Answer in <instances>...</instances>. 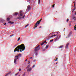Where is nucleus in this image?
<instances>
[{"mask_svg":"<svg viewBox=\"0 0 76 76\" xmlns=\"http://www.w3.org/2000/svg\"><path fill=\"white\" fill-rule=\"evenodd\" d=\"M18 15V12H15L14 14V16H16V15Z\"/></svg>","mask_w":76,"mask_h":76,"instance_id":"obj_11","label":"nucleus"},{"mask_svg":"<svg viewBox=\"0 0 76 76\" xmlns=\"http://www.w3.org/2000/svg\"><path fill=\"white\" fill-rule=\"evenodd\" d=\"M51 38V36L49 37L48 38Z\"/></svg>","mask_w":76,"mask_h":76,"instance_id":"obj_32","label":"nucleus"},{"mask_svg":"<svg viewBox=\"0 0 76 76\" xmlns=\"http://www.w3.org/2000/svg\"><path fill=\"white\" fill-rule=\"evenodd\" d=\"M8 23H10V24H13L14 23L12 22L11 21H9L8 22Z\"/></svg>","mask_w":76,"mask_h":76,"instance_id":"obj_8","label":"nucleus"},{"mask_svg":"<svg viewBox=\"0 0 76 76\" xmlns=\"http://www.w3.org/2000/svg\"><path fill=\"white\" fill-rule=\"evenodd\" d=\"M73 19H74V20H76V18H75V17H73Z\"/></svg>","mask_w":76,"mask_h":76,"instance_id":"obj_22","label":"nucleus"},{"mask_svg":"<svg viewBox=\"0 0 76 76\" xmlns=\"http://www.w3.org/2000/svg\"><path fill=\"white\" fill-rule=\"evenodd\" d=\"M39 45H38V46H37V48H39Z\"/></svg>","mask_w":76,"mask_h":76,"instance_id":"obj_37","label":"nucleus"},{"mask_svg":"<svg viewBox=\"0 0 76 76\" xmlns=\"http://www.w3.org/2000/svg\"><path fill=\"white\" fill-rule=\"evenodd\" d=\"M74 30H75V31H76V28H74Z\"/></svg>","mask_w":76,"mask_h":76,"instance_id":"obj_42","label":"nucleus"},{"mask_svg":"<svg viewBox=\"0 0 76 76\" xmlns=\"http://www.w3.org/2000/svg\"><path fill=\"white\" fill-rule=\"evenodd\" d=\"M75 15H76V12H75Z\"/></svg>","mask_w":76,"mask_h":76,"instance_id":"obj_53","label":"nucleus"},{"mask_svg":"<svg viewBox=\"0 0 76 76\" xmlns=\"http://www.w3.org/2000/svg\"><path fill=\"white\" fill-rule=\"evenodd\" d=\"M20 16H23V15L22 14H20Z\"/></svg>","mask_w":76,"mask_h":76,"instance_id":"obj_23","label":"nucleus"},{"mask_svg":"<svg viewBox=\"0 0 76 76\" xmlns=\"http://www.w3.org/2000/svg\"><path fill=\"white\" fill-rule=\"evenodd\" d=\"M32 68H30L27 69V72H30L32 70Z\"/></svg>","mask_w":76,"mask_h":76,"instance_id":"obj_6","label":"nucleus"},{"mask_svg":"<svg viewBox=\"0 0 76 76\" xmlns=\"http://www.w3.org/2000/svg\"><path fill=\"white\" fill-rule=\"evenodd\" d=\"M10 19L9 18H7V21H9L10 20Z\"/></svg>","mask_w":76,"mask_h":76,"instance_id":"obj_16","label":"nucleus"},{"mask_svg":"<svg viewBox=\"0 0 76 76\" xmlns=\"http://www.w3.org/2000/svg\"><path fill=\"white\" fill-rule=\"evenodd\" d=\"M73 3H75V1L73 2Z\"/></svg>","mask_w":76,"mask_h":76,"instance_id":"obj_48","label":"nucleus"},{"mask_svg":"<svg viewBox=\"0 0 76 76\" xmlns=\"http://www.w3.org/2000/svg\"><path fill=\"white\" fill-rule=\"evenodd\" d=\"M53 37V36H51V38H52V37Z\"/></svg>","mask_w":76,"mask_h":76,"instance_id":"obj_45","label":"nucleus"},{"mask_svg":"<svg viewBox=\"0 0 76 76\" xmlns=\"http://www.w3.org/2000/svg\"><path fill=\"white\" fill-rule=\"evenodd\" d=\"M16 59H14V63H15V64H16Z\"/></svg>","mask_w":76,"mask_h":76,"instance_id":"obj_14","label":"nucleus"},{"mask_svg":"<svg viewBox=\"0 0 76 76\" xmlns=\"http://www.w3.org/2000/svg\"><path fill=\"white\" fill-rule=\"evenodd\" d=\"M39 48H38L37 47H36L35 48V49H34V51L35 52V53L36 54V56H37L38 54V53H37V51L38 50H39Z\"/></svg>","mask_w":76,"mask_h":76,"instance_id":"obj_2","label":"nucleus"},{"mask_svg":"<svg viewBox=\"0 0 76 76\" xmlns=\"http://www.w3.org/2000/svg\"><path fill=\"white\" fill-rule=\"evenodd\" d=\"M54 41V39H52L50 40V42H52V41Z\"/></svg>","mask_w":76,"mask_h":76,"instance_id":"obj_25","label":"nucleus"},{"mask_svg":"<svg viewBox=\"0 0 76 76\" xmlns=\"http://www.w3.org/2000/svg\"><path fill=\"white\" fill-rule=\"evenodd\" d=\"M44 42H45H45H46V41H45Z\"/></svg>","mask_w":76,"mask_h":76,"instance_id":"obj_50","label":"nucleus"},{"mask_svg":"<svg viewBox=\"0 0 76 76\" xmlns=\"http://www.w3.org/2000/svg\"><path fill=\"white\" fill-rule=\"evenodd\" d=\"M13 34H12V35H11L10 36V37H12V36H13Z\"/></svg>","mask_w":76,"mask_h":76,"instance_id":"obj_35","label":"nucleus"},{"mask_svg":"<svg viewBox=\"0 0 76 76\" xmlns=\"http://www.w3.org/2000/svg\"><path fill=\"white\" fill-rule=\"evenodd\" d=\"M54 60H55V61H57V60H56V59H55Z\"/></svg>","mask_w":76,"mask_h":76,"instance_id":"obj_51","label":"nucleus"},{"mask_svg":"<svg viewBox=\"0 0 76 76\" xmlns=\"http://www.w3.org/2000/svg\"><path fill=\"white\" fill-rule=\"evenodd\" d=\"M25 50V46L23 44H22L18 46L14 50V52H22Z\"/></svg>","mask_w":76,"mask_h":76,"instance_id":"obj_1","label":"nucleus"},{"mask_svg":"<svg viewBox=\"0 0 76 76\" xmlns=\"http://www.w3.org/2000/svg\"><path fill=\"white\" fill-rule=\"evenodd\" d=\"M48 45H47L45 48L46 49H47V48H48Z\"/></svg>","mask_w":76,"mask_h":76,"instance_id":"obj_19","label":"nucleus"},{"mask_svg":"<svg viewBox=\"0 0 76 76\" xmlns=\"http://www.w3.org/2000/svg\"><path fill=\"white\" fill-rule=\"evenodd\" d=\"M70 37V35H69H69H68V38H69Z\"/></svg>","mask_w":76,"mask_h":76,"instance_id":"obj_28","label":"nucleus"},{"mask_svg":"<svg viewBox=\"0 0 76 76\" xmlns=\"http://www.w3.org/2000/svg\"><path fill=\"white\" fill-rule=\"evenodd\" d=\"M45 43V42H43L41 44V45H43Z\"/></svg>","mask_w":76,"mask_h":76,"instance_id":"obj_18","label":"nucleus"},{"mask_svg":"<svg viewBox=\"0 0 76 76\" xmlns=\"http://www.w3.org/2000/svg\"><path fill=\"white\" fill-rule=\"evenodd\" d=\"M17 56H18V57H21V54H19L18 55H17Z\"/></svg>","mask_w":76,"mask_h":76,"instance_id":"obj_10","label":"nucleus"},{"mask_svg":"<svg viewBox=\"0 0 76 76\" xmlns=\"http://www.w3.org/2000/svg\"><path fill=\"white\" fill-rule=\"evenodd\" d=\"M66 22H69V19H67L66 20Z\"/></svg>","mask_w":76,"mask_h":76,"instance_id":"obj_30","label":"nucleus"},{"mask_svg":"<svg viewBox=\"0 0 76 76\" xmlns=\"http://www.w3.org/2000/svg\"><path fill=\"white\" fill-rule=\"evenodd\" d=\"M29 26V24H27L25 26V28H26V27L28 26Z\"/></svg>","mask_w":76,"mask_h":76,"instance_id":"obj_21","label":"nucleus"},{"mask_svg":"<svg viewBox=\"0 0 76 76\" xmlns=\"http://www.w3.org/2000/svg\"><path fill=\"white\" fill-rule=\"evenodd\" d=\"M34 29H35V28L34 27Z\"/></svg>","mask_w":76,"mask_h":76,"instance_id":"obj_54","label":"nucleus"},{"mask_svg":"<svg viewBox=\"0 0 76 76\" xmlns=\"http://www.w3.org/2000/svg\"><path fill=\"white\" fill-rule=\"evenodd\" d=\"M69 43H67V44H66V46H65V48L67 49L68 48V47H69Z\"/></svg>","mask_w":76,"mask_h":76,"instance_id":"obj_7","label":"nucleus"},{"mask_svg":"<svg viewBox=\"0 0 76 76\" xmlns=\"http://www.w3.org/2000/svg\"><path fill=\"white\" fill-rule=\"evenodd\" d=\"M30 62H29V63H28V64H30Z\"/></svg>","mask_w":76,"mask_h":76,"instance_id":"obj_52","label":"nucleus"},{"mask_svg":"<svg viewBox=\"0 0 76 76\" xmlns=\"http://www.w3.org/2000/svg\"><path fill=\"white\" fill-rule=\"evenodd\" d=\"M64 29H65V28H64Z\"/></svg>","mask_w":76,"mask_h":76,"instance_id":"obj_59","label":"nucleus"},{"mask_svg":"<svg viewBox=\"0 0 76 76\" xmlns=\"http://www.w3.org/2000/svg\"><path fill=\"white\" fill-rule=\"evenodd\" d=\"M42 20L41 19L38 21L35 24V26H34V27H35V28H37V26L39 25V23H40V22H41Z\"/></svg>","mask_w":76,"mask_h":76,"instance_id":"obj_3","label":"nucleus"},{"mask_svg":"<svg viewBox=\"0 0 76 76\" xmlns=\"http://www.w3.org/2000/svg\"><path fill=\"white\" fill-rule=\"evenodd\" d=\"M30 58L31 59V58H32V57H31Z\"/></svg>","mask_w":76,"mask_h":76,"instance_id":"obj_39","label":"nucleus"},{"mask_svg":"<svg viewBox=\"0 0 76 76\" xmlns=\"http://www.w3.org/2000/svg\"><path fill=\"white\" fill-rule=\"evenodd\" d=\"M22 11H21L20 12V13H22Z\"/></svg>","mask_w":76,"mask_h":76,"instance_id":"obj_41","label":"nucleus"},{"mask_svg":"<svg viewBox=\"0 0 76 76\" xmlns=\"http://www.w3.org/2000/svg\"><path fill=\"white\" fill-rule=\"evenodd\" d=\"M35 67V65H33V66L32 67V68H34Z\"/></svg>","mask_w":76,"mask_h":76,"instance_id":"obj_34","label":"nucleus"},{"mask_svg":"<svg viewBox=\"0 0 76 76\" xmlns=\"http://www.w3.org/2000/svg\"><path fill=\"white\" fill-rule=\"evenodd\" d=\"M71 26V23H70L69 24V26Z\"/></svg>","mask_w":76,"mask_h":76,"instance_id":"obj_43","label":"nucleus"},{"mask_svg":"<svg viewBox=\"0 0 76 76\" xmlns=\"http://www.w3.org/2000/svg\"><path fill=\"white\" fill-rule=\"evenodd\" d=\"M20 37H19L17 40L18 41H19V40H20Z\"/></svg>","mask_w":76,"mask_h":76,"instance_id":"obj_20","label":"nucleus"},{"mask_svg":"<svg viewBox=\"0 0 76 76\" xmlns=\"http://www.w3.org/2000/svg\"><path fill=\"white\" fill-rule=\"evenodd\" d=\"M54 6H55V4H54L52 6L53 8V7H54Z\"/></svg>","mask_w":76,"mask_h":76,"instance_id":"obj_27","label":"nucleus"},{"mask_svg":"<svg viewBox=\"0 0 76 76\" xmlns=\"http://www.w3.org/2000/svg\"><path fill=\"white\" fill-rule=\"evenodd\" d=\"M74 28H75V29H76V27H74Z\"/></svg>","mask_w":76,"mask_h":76,"instance_id":"obj_47","label":"nucleus"},{"mask_svg":"<svg viewBox=\"0 0 76 76\" xmlns=\"http://www.w3.org/2000/svg\"><path fill=\"white\" fill-rule=\"evenodd\" d=\"M18 19H19V20H22V17H19L18 18Z\"/></svg>","mask_w":76,"mask_h":76,"instance_id":"obj_9","label":"nucleus"},{"mask_svg":"<svg viewBox=\"0 0 76 76\" xmlns=\"http://www.w3.org/2000/svg\"><path fill=\"white\" fill-rule=\"evenodd\" d=\"M25 74H24L22 76H25Z\"/></svg>","mask_w":76,"mask_h":76,"instance_id":"obj_38","label":"nucleus"},{"mask_svg":"<svg viewBox=\"0 0 76 76\" xmlns=\"http://www.w3.org/2000/svg\"><path fill=\"white\" fill-rule=\"evenodd\" d=\"M30 66H31V65H28L27 67H26L27 69H28V68H29L30 67Z\"/></svg>","mask_w":76,"mask_h":76,"instance_id":"obj_17","label":"nucleus"},{"mask_svg":"<svg viewBox=\"0 0 76 76\" xmlns=\"http://www.w3.org/2000/svg\"><path fill=\"white\" fill-rule=\"evenodd\" d=\"M19 71H21V69H19Z\"/></svg>","mask_w":76,"mask_h":76,"instance_id":"obj_33","label":"nucleus"},{"mask_svg":"<svg viewBox=\"0 0 76 76\" xmlns=\"http://www.w3.org/2000/svg\"><path fill=\"white\" fill-rule=\"evenodd\" d=\"M75 5H76V4L75 3H74V7H76V6H75Z\"/></svg>","mask_w":76,"mask_h":76,"instance_id":"obj_29","label":"nucleus"},{"mask_svg":"<svg viewBox=\"0 0 76 76\" xmlns=\"http://www.w3.org/2000/svg\"><path fill=\"white\" fill-rule=\"evenodd\" d=\"M25 15H24V16H23V17H22V18H23V19H24V18H25Z\"/></svg>","mask_w":76,"mask_h":76,"instance_id":"obj_26","label":"nucleus"},{"mask_svg":"<svg viewBox=\"0 0 76 76\" xmlns=\"http://www.w3.org/2000/svg\"><path fill=\"white\" fill-rule=\"evenodd\" d=\"M53 36H55V37H56V36H57V37H56V39H57V38H58V35H56L55 34H54L53 35Z\"/></svg>","mask_w":76,"mask_h":76,"instance_id":"obj_13","label":"nucleus"},{"mask_svg":"<svg viewBox=\"0 0 76 76\" xmlns=\"http://www.w3.org/2000/svg\"><path fill=\"white\" fill-rule=\"evenodd\" d=\"M72 32H70L69 34L70 35H72Z\"/></svg>","mask_w":76,"mask_h":76,"instance_id":"obj_24","label":"nucleus"},{"mask_svg":"<svg viewBox=\"0 0 76 76\" xmlns=\"http://www.w3.org/2000/svg\"><path fill=\"white\" fill-rule=\"evenodd\" d=\"M56 60H57V59H58V58H57V57H56Z\"/></svg>","mask_w":76,"mask_h":76,"instance_id":"obj_46","label":"nucleus"},{"mask_svg":"<svg viewBox=\"0 0 76 76\" xmlns=\"http://www.w3.org/2000/svg\"><path fill=\"white\" fill-rule=\"evenodd\" d=\"M18 73H17V74H16L15 75V76H17V75H18Z\"/></svg>","mask_w":76,"mask_h":76,"instance_id":"obj_36","label":"nucleus"},{"mask_svg":"<svg viewBox=\"0 0 76 76\" xmlns=\"http://www.w3.org/2000/svg\"><path fill=\"white\" fill-rule=\"evenodd\" d=\"M29 61H28V62H29Z\"/></svg>","mask_w":76,"mask_h":76,"instance_id":"obj_57","label":"nucleus"},{"mask_svg":"<svg viewBox=\"0 0 76 76\" xmlns=\"http://www.w3.org/2000/svg\"><path fill=\"white\" fill-rule=\"evenodd\" d=\"M27 60H28V59H26V61H27Z\"/></svg>","mask_w":76,"mask_h":76,"instance_id":"obj_44","label":"nucleus"},{"mask_svg":"<svg viewBox=\"0 0 76 76\" xmlns=\"http://www.w3.org/2000/svg\"><path fill=\"white\" fill-rule=\"evenodd\" d=\"M19 57H18V56H17V55L15 56V60H18V59H19Z\"/></svg>","mask_w":76,"mask_h":76,"instance_id":"obj_5","label":"nucleus"},{"mask_svg":"<svg viewBox=\"0 0 76 76\" xmlns=\"http://www.w3.org/2000/svg\"><path fill=\"white\" fill-rule=\"evenodd\" d=\"M63 47V46H61L59 47V48H62Z\"/></svg>","mask_w":76,"mask_h":76,"instance_id":"obj_15","label":"nucleus"},{"mask_svg":"<svg viewBox=\"0 0 76 76\" xmlns=\"http://www.w3.org/2000/svg\"><path fill=\"white\" fill-rule=\"evenodd\" d=\"M6 25V23H5V24H4V25Z\"/></svg>","mask_w":76,"mask_h":76,"instance_id":"obj_40","label":"nucleus"},{"mask_svg":"<svg viewBox=\"0 0 76 76\" xmlns=\"http://www.w3.org/2000/svg\"><path fill=\"white\" fill-rule=\"evenodd\" d=\"M56 12H57L56 11Z\"/></svg>","mask_w":76,"mask_h":76,"instance_id":"obj_58","label":"nucleus"},{"mask_svg":"<svg viewBox=\"0 0 76 76\" xmlns=\"http://www.w3.org/2000/svg\"><path fill=\"white\" fill-rule=\"evenodd\" d=\"M75 10V9H74L72 10L73 11L72 12H73V11H74V10Z\"/></svg>","mask_w":76,"mask_h":76,"instance_id":"obj_31","label":"nucleus"},{"mask_svg":"<svg viewBox=\"0 0 76 76\" xmlns=\"http://www.w3.org/2000/svg\"><path fill=\"white\" fill-rule=\"evenodd\" d=\"M39 2H40V0H39Z\"/></svg>","mask_w":76,"mask_h":76,"instance_id":"obj_55","label":"nucleus"},{"mask_svg":"<svg viewBox=\"0 0 76 76\" xmlns=\"http://www.w3.org/2000/svg\"><path fill=\"white\" fill-rule=\"evenodd\" d=\"M30 10H31V7L30 6V5H28L27 6L26 11L29 12Z\"/></svg>","mask_w":76,"mask_h":76,"instance_id":"obj_4","label":"nucleus"},{"mask_svg":"<svg viewBox=\"0 0 76 76\" xmlns=\"http://www.w3.org/2000/svg\"><path fill=\"white\" fill-rule=\"evenodd\" d=\"M42 28V27L41 26H40V27H39V28Z\"/></svg>","mask_w":76,"mask_h":76,"instance_id":"obj_49","label":"nucleus"},{"mask_svg":"<svg viewBox=\"0 0 76 76\" xmlns=\"http://www.w3.org/2000/svg\"><path fill=\"white\" fill-rule=\"evenodd\" d=\"M10 73H11V72H10L8 73L7 74H6L5 76H7V75H9V74H10Z\"/></svg>","mask_w":76,"mask_h":76,"instance_id":"obj_12","label":"nucleus"},{"mask_svg":"<svg viewBox=\"0 0 76 76\" xmlns=\"http://www.w3.org/2000/svg\"><path fill=\"white\" fill-rule=\"evenodd\" d=\"M56 64H57V63H56Z\"/></svg>","mask_w":76,"mask_h":76,"instance_id":"obj_56","label":"nucleus"}]
</instances>
